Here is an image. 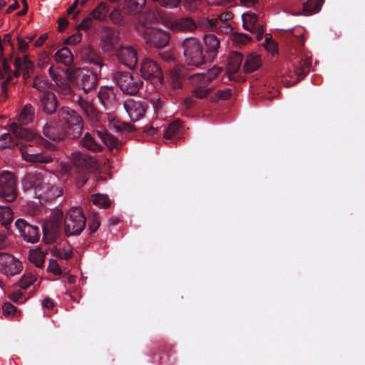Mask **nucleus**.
<instances>
[{
	"instance_id": "nucleus-64",
	"label": "nucleus",
	"mask_w": 365,
	"mask_h": 365,
	"mask_svg": "<svg viewBox=\"0 0 365 365\" xmlns=\"http://www.w3.org/2000/svg\"><path fill=\"white\" fill-rule=\"evenodd\" d=\"M10 299L15 303L22 302V299L24 298L23 293L20 291L14 292L10 294Z\"/></svg>"
},
{
	"instance_id": "nucleus-45",
	"label": "nucleus",
	"mask_w": 365,
	"mask_h": 365,
	"mask_svg": "<svg viewBox=\"0 0 365 365\" xmlns=\"http://www.w3.org/2000/svg\"><path fill=\"white\" fill-rule=\"evenodd\" d=\"M109 16L111 21L116 25L123 26L126 23L123 14L118 9L113 10Z\"/></svg>"
},
{
	"instance_id": "nucleus-62",
	"label": "nucleus",
	"mask_w": 365,
	"mask_h": 365,
	"mask_svg": "<svg viewBox=\"0 0 365 365\" xmlns=\"http://www.w3.org/2000/svg\"><path fill=\"white\" fill-rule=\"evenodd\" d=\"M88 180L86 172H78V176L77 177L76 185L78 187H83Z\"/></svg>"
},
{
	"instance_id": "nucleus-2",
	"label": "nucleus",
	"mask_w": 365,
	"mask_h": 365,
	"mask_svg": "<svg viewBox=\"0 0 365 365\" xmlns=\"http://www.w3.org/2000/svg\"><path fill=\"white\" fill-rule=\"evenodd\" d=\"M55 177L51 173H29L22 180L24 191L31 190L36 198L52 200L62 195V190L54 183Z\"/></svg>"
},
{
	"instance_id": "nucleus-43",
	"label": "nucleus",
	"mask_w": 365,
	"mask_h": 365,
	"mask_svg": "<svg viewBox=\"0 0 365 365\" xmlns=\"http://www.w3.org/2000/svg\"><path fill=\"white\" fill-rule=\"evenodd\" d=\"M14 145H19V143L14 142L10 133H4L0 136V150L11 147Z\"/></svg>"
},
{
	"instance_id": "nucleus-29",
	"label": "nucleus",
	"mask_w": 365,
	"mask_h": 365,
	"mask_svg": "<svg viewBox=\"0 0 365 365\" xmlns=\"http://www.w3.org/2000/svg\"><path fill=\"white\" fill-rule=\"evenodd\" d=\"M96 133L99 138L101 139L102 142L111 150L113 149H118L122 145L118 138L106 131L97 130Z\"/></svg>"
},
{
	"instance_id": "nucleus-61",
	"label": "nucleus",
	"mask_w": 365,
	"mask_h": 365,
	"mask_svg": "<svg viewBox=\"0 0 365 365\" xmlns=\"http://www.w3.org/2000/svg\"><path fill=\"white\" fill-rule=\"evenodd\" d=\"M252 33L256 35V38L258 41H261L263 38L264 33L263 26L261 24L255 26V28Z\"/></svg>"
},
{
	"instance_id": "nucleus-4",
	"label": "nucleus",
	"mask_w": 365,
	"mask_h": 365,
	"mask_svg": "<svg viewBox=\"0 0 365 365\" xmlns=\"http://www.w3.org/2000/svg\"><path fill=\"white\" fill-rule=\"evenodd\" d=\"M98 69L90 71L86 68H78L68 75V81L78 89L87 93L94 89L98 84L97 72Z\"/></svg>"
},
{
	"instance_id": "nucleus-9",
	"label": "nucleus",
	"mask_w": 365,
	"mask_h": 365,
	"mask_svg": "<svg viewBox=\"0 0 365 365\" xmlns=\"http://www.w3.org/2000/svg\"><path fill=\"white\" fill-rule=\"evenodd\" d=\"M63 213L61 210L53 212L51 219L43 227V240L46 243L51 244L61 235L63 222Z\"/></svg>"
},
{
	"instance_id": "nucleus-17",
	"label": "nucleus",
	"mask_w": 365,
	"mask_h": 365,
	"mask_svg": "<svg viewBox=\"0 0 365 365\" xmlns=\"http://www.w3.org/2000/svg\"><path fill=\"white\" fill-rule=\"evenodd\" d=\"M71 160L78 173L91 171L96 168V162L93 158L79 151L71 153Z\"/></svg>"
},
{
	"instance_id": "nucleus-44",
	"label": "nucleus",
	"mask_w": 365,
	"mask_h": 365,
	"mask_svg": "<svg viewBox=\"0 0 365 365\" xmlns=\"http://www.w3.org/2000/svg\"><path fill=\"white\" fill-rule=\"evenodd\" d=\"M57 91L64 96H68L71 94L72 90L67 80L63 78L56 83Z\"/></svg>"
},
{
	"instance_id": "nucleus-48",
	"label": "nucleus",
	"mask_w": 365,
	"mask_h": 365,
	"mask_svg": "<svg viewBox=\"0 0 365 365\" xmlns=\"http://www.w3.org/2000/svg\"><path fill=\"white\" fill-rule=\"evenodd\" d=\"M233 41L239 45H246L250 42L252 38L247 34L242 33H235L232 35Z\"/></svg>"
},
{
	"instance_id": "nucleus-50",
	"label": "nucleus",
	"mask_w": 365,
	"mask_h": 365,
	"mask_svg": "<svg viewBox=\"0 0 365 365\" xmlns=\"http://www.w3.org/2000/svg\"><path fill=\"white\" fill-rule=\"evenodd\" d=\"M100 224L101 222L98 214H93L91 217H89L88 230L90 235H92L96 232L100 226Z\"/></svg>"
},
{
	"instance_id": "nucleus-7",
	"label": "nucleus",
	"mask_w": 365,
	"mask_h": 365,
	"mask_svg": "<svg viewBox=\"0 0 365 365\" xmlns=\"http://www.w3.org/2000/svg\"><path fill=\"white\" fill-rule=\"evenodd\" d=\"M113 81L124 94L135 96L143 86V81L128 71H117L113 74Z\"/></svg>"
},
{
	"instance_id": "nucleus-38",
	"label": "nucleus",
	"mask_w": 365,
	"mask_h": 365,
	"mask_svg": "<svg viewBox=\"0 0 365 365\" xmlns=\"http://www.w3.org/2000/svg\"><path fill=\"white\" fill-rule=\"evenodd\" d=\"M180 128V125L178 121H174L170 123L168 127H165L163 129L164 138L168 140L173 139L178 135Z\"/></svg>"
},
{
	"instance_id": "nucleus-59",
	"label": "nucleus",
	"mask_w": 365,
	"mask_h": 365,
	"mask_svg": "<svg viewBox=\"0 0 365 365\" xmlns=\"http://www.w3.org/2000/svg\"><path fill=\"white\" fill-rule=\"evenodd\" d=\"M73 255V252L71 250H58L56 253V256L59 258L64 259H71Z\"/></svg>"
},
{
	"instance_id": "nucleus-14",
	"label": "nucleus",
	"mask_w": 365,
	"mask_h": 365,
	"mask_svg": "<svg viewBox=\"0 0 365 365\" xmlns=\"http://www.w3.org/2000/svg\"><path fill=\"white\" fill-rule=\"evenodd\" d=\"M120 33L110 27L103 26L100 31L101 48L104 52H111L118 43Z\"/></svg>"
},
{
	"instance_id": "nucleus-53",
	"label": "nucleus",
	"mask_w": 365,
	"mask_h": 365,
	"mask_svg": "<svg viewBox=\"0 0 365 365\" xmlns=\"http://www.w3.org/2000/svg\"><path fill=\"white\" fill-rule=\"evenodd\" d=\"M46 86L47 82L43 77L36 76L32 86L36 90L43 92L46 88Z\"/></svg>"
},
{
	"instance_id": "nucleus-20",
	"label": "nucleus",
	"mask_w": 365,
	"mask_h": 365,
	"mask_svg": "<svg viewBox=\"0 0 365 365\" xmlns=\"http://www.w3.org/2000/svg\"><path fill=\"white\" fill-rule=\"evenodd\" d=\"M205 61H212L217 56L220 46V39L214 34L204 36Z\"/></svg>"
},
{
	"instance_id": "nucleus-13",
	"label": "nucleus",
	"mask_w": 365,
	"mask_h": 365,
	"mask_svg": "<svg viewBox=\"0 0 365 365\" xmlns=\"http://www.w3.org/2000/svg\"><path fill=\"white\" fill-rule=\"evenodd\" d=\"M15 226L26 242L34 244L38 241L41 234L38 226L29 224L24 219H18Z\"/></svg>"
},
{
	"instance_id": "nucleus-18",
	"label": "nucleus",
	"mask_w": 365,
	"mask_h": 365,
	"mask_svg": "<svg viewBox=\"0 0 365 365\" xmlns=\"http://www.w3.org/2000/svg\"><path fill=\"white\" fill-rule=\"evenodd\" d=\"M38 98V108L44 113L52 115L57 110L58 102L53 92L49 91H43L39 94Z\"/></svg>"
},
{
	"instance_id": "nucleus-36",
	"label": "nucleus",
	"mask_w": 365,
	"mask_h": 365,
	"mask_svg": "<svg viewBox=\"0 0 365 365\" xmlns=\"http://www.w3.org/2000/svg\"><path fill=\"white\" fill-rule=\"evenodd\" d=\"M324 0H308L303 4V11L305 15H312L321 10Z\"/></svg>"
},
{
	"instance_id": "nucleus-63",
	"label": "nucleus",
	"mask_w": 365,
	"mask_h": 365,
	"mask_svg": "<svg viewBox=\"0 0 365 365\" xmlns=\"http://www.w3.org/2000/svg\"><path fill=\"white\" fill-rule=\"evenodd\" d=\"M13 80V76H9L6 78L5 81H4L1 86V94L6 98L7 96V91H8V85L11 83V81Z\"/></svg>"
},
{
	"instance_id": "nucleus-24",
	"label": "nucleus",
	"mask_w": 365,
	"mask_h": 365,
	"mask_svg": "<svg viewBox=\"0 0 365 365\" xmlns=\"http://www.w3.org/2000/svg\"><path fill=\"white\" fill-rule=\"evenodd\" d=\"M189 69L185 67L174 68L170 71L172 88L175 90L181 89L183 86V81L188 80Z\"/></svg>"
},
{
	"instance_id": "nucleus-23",
	"label": "nucleus",
	"mask_w": 365,
	"mask_h": 365,
	"mask_svg": "<svg viewBox=\"0 0 365 365\" xmlns=\"http://www.w3.org/2000/svg\"><path fill=\"white\" fill-rule=\"evenodd\" d=\"M78 105L91 123H96L101 121L103 113L98 111L91 103L80 98Z\"/></svg>"
},
{
	"instance_id": "nucleus-1",
	"label": "nucleus",
	"mask_w": 365,
	"mask_h": 365,
	"mask_svg": "<svg viewBox=\"0 0 365 365\" xmlns=\"http://www.w3.org/2000/svg\"><path fill=\"white\" fill-rule=\"evenodd\" d=\"M57 120L47 123L43 128V134L53 140H61L65 136L78 138L83 128L81 115L68 107H62L57 111Z\"/></svg>"
},
{
	"instance_id": "nucleus-42",
	"label": "nucleus",
	"mask_w": 365,
	"mask_h": 365,
	"mask_svg": "<svg viewBox=\"0 0 365 365\" xmlns=\"http://www.w3.org/2000/svg\"><path fill=\"white\" fill-rule=\"evenodd\" d=\"M37 280V278L31 273L24 274L20 281L19 286L24 289H27L31 284H33L34 282Z\"/></svg>"
},
{
	"instance_id": "nucleus-57",
	"label": "nucleus",
	"mask_w": 365,
	"mask_h": 365,
	"mask_svg": "<svg viewBox=\"0 0 365 365\" xmlns=\"http://www.w3.org/2000/svg\"><path fill=\"white\" fill-rule=\"evenodd\" d=\"M232 95V90L230 88H225L224 90H218L216 93V96L217 98L222 99V100H227Z\"/></svg>"
},
{
	"instance_id": "nucleus-51",
	"label": "nucleus",
	"mask_w": 365,
	"mask_h": 365,
	"mask_svg": "<svg viewBox=\"0 0 365 365\" xmlns=\"http://www.w3.org/2000/svg\"><path fill=\"white\" fill-rule=\"evenodd\" d=\"M244 24L259 25L257 16L253 13H246L242 16Z\"/></svg>"
},
{
	"instance_id": "nucleus-10",
	"label": "nucleus",
	"mask_w": 365,
	"mask_h": 365,
	"mask_svg": "<svg viewBox=\"0 0 365 365\" xmlns=\"http://www.w3.org/2000/svg\"><path fill=\"white\" fill-rule=\"evenodd\" d=\"M0 197L8 202H12L16 199V178L9 171L4 170L0 173Z\"/></svg>"
},
{
	"instance_id": "nucleus-34",
	"label": "nucleus",
	"mask_w": 365,
	"mask_h": 365,
	"mask_svg": "<svg viewBox=\"0 0 365 365\" xmlns=\"http://www.w3.org/2000/svg\"><path fill=\"white\" fill-rule=\"evenodd\" d=\"M80 143L83 148L93 152H98L102 150V146L88 133H86L80 140Z\"/></svg>"
},
{
	"instance_id": "nucleus-32",
	"label": "nucleus",
	"mask_w": 365,
	"mask_h": 365,
	"mask_svg": "<svg viewBox=\"0 0 365 365\" xmlns=\"http://www.w3.org/2000/svg\"><path fill=\"white\" fill-rule=\"evenodd\" d=\"M54 58L58 63H63L66 66L71 65L73 60V54L67 47L59 49L55 53Z\"/></svg>"
},
{
	"instance_id": "nucleus-16",
	"label": "nucleus",
	"mask_w": 365,
	"mask_h": 365,
	"mask_svg": "<svg viewBox=\"0 0 365 365\" xmlns=\"http://www.w3.org/2000/svg\"><path fill=\"white\" fill-rule=\"evenodd\" d=\"M118 61L130 69H134L138 63L137 51L131 46H121L115 51Z\"/></svg>"
},
{
	"instance_id": "nucleus-37",
	"label": "nucleus",
	"mask_w": 365,
	"mask_h": 365,
	"mask_svg": "<svg viewBox=\"0 0 365 365\" xmlns=\"http://www.w3.org/2000/svg\"><path fill=\"white\" fill-rule=\"evenodd\" d=\"M14 213L9 206H0V222L6 228L11 225Z\"/></svg>"
},
{
	"instance_id": "nucleus-55",
	"label": "nucleus",
	"mask_w": 365,
	"mask_h": 365,
	"mask_svg": "<svg viewBox=\"0 0 365 365\" xmlns=\"http://www.w3.org/2000/svg\"><path fill=\"white\" fill-rule=\"evenodd\" d=\"M2 309L4 314L6 317H14L17 311L16 307L9 302L4 303Z\"/></svg>"
},
{
	"instance_id": "nucleus-54",
	"label": "nucleus",
	"mask_w": 365,
	"mask_h": 365,
	"mask_svg": "<svg viewBox=\"0 0 365 365\" xmlns=\"http://www.w3.org/2000/svg\"><path fill=\"white\" fill-rule=\"evenodd\" d=\"M93 19L91 16L85 18L78 26V29L88 31L89 29L95 26Z\"/></svg>"
},
{
	"instance_id": "nucleus-52",
	"label": "nucleus",
	"mask_w": 365,
	"mask_h": 365,
	"mask_svg": "<svg viewBox=\"0 0 365 365\" xmlns=\"http://www.w3.org/2000/svg\"><path fill=\"white\" fill-rule=\"evenodd\" d=\"M23 76L24 78H29L30 77V74L34 70V64L33 63L29 61L28 58L24 59V64H23Z\"/></svg>"
},
{
	"instance_id": "nucleus-25",
	"label": "nucleus",
	"mask_w": 365,
	"mask_h": 365,
	"mask_svg": "<svg viewBox=\"0 0 365 365\" xmlns=\"http://www.w3.org/2000/svg\"><path fill=\"white\" fill-rule=\"evenodd\" d=\"M197 24L190 17L179 18L171 22V29L174 31H193Z\"/></svg>"
},
{
	"instance_id": "nucleus-39",
	"label": "nucleus",
	"mask_w": 365,
	"mask_h": 365,
	"mask_svg": "<svg viewBox=\"0 0 365 365\" xmlns=\"http://www.w3.org/2000/svg\"><path fill=\"white\" fill-rule=\"evenodd\" d=\"M93 203L99 207L108 208L110 205V200L106 195L97 193L92 195Z\"/></svg>"
},
{
	"instance_id": "nucleus-30",
	"label": "nucleus",
	"mask_w": 365,
	"mask_h": 365,
	"mask_svg": "<svg viewBox=\"0 0 365 365\" xmlns=\"http://www.w3.org/2000/svg\"><path fill=\"white\" fill-rule=\"evenodd\" d=\"M311 62L307 58H301L294 63V73L298 81H301L309 72Z\"/></svg>"
},
{
	"instance_id": "nucleus-3",
	"label": "nucleus",
	"mask_w": 365,
	"mask_h": 365,
	"mask_svg": "<svg viewBox=\"0 0 365 365\" xmlns=\"http://www.w3.org/2000/svg\"><path fill=\"white\" fill-rule=\"evenodd\" d=\"M222 71V68L216 66L202 73H192L189 71L188 81L192 88L191 91L192 96L197 99L207 98L212 92V88H207V86Z\"/></svg>"
},
{
	"instance_id": "nucleus-11",
	"label": "nucleus",
	"mask_w": 365,
	"mask_h": 365,
	"mask_svg": "<svg viewBox=\"0 0 365 365\" xmlns=\"http://www.w3.org/2000/svg\"><path fill=\"white\" fill-rule=\"evenodd\" d=\"M140 73L144 79L150 81L152 83L163 84V71L160 66L153 60L144 59L140 65Z\"/></svg>"
},
{
	"instance_id": "nucleus-58",
	"label": "nucleus",
	"mask_w": 365,
	"mask_h": 365,
	"mask_svg": "<svg viewBox=\"0 0 365 365\" xmlns=\"http://www.w3.org/2000/svg\"><path fill=\"white\" fill-rule=\"evenodd\" d=\"M11 68L7 62V60L6 58H4L2 60V70L0 71V78H4V74L11 76Z\"/></svg>"
},
{
	"instance_id": "nucleus-28",
	"label": "nucleus",
	"mask_w": 365,
	"mask_h": 365,
	"mask_svg": "<svg viewBox=\"0 0 365 365\" xmlns=\"http://www.w3.org/2000/svg\"><path fill=\"white\" fill-rule=\"evenodd\" d=\"M262 66L261 57L254 53L249 54L245 60L243 70L245 73H252Z\"/></svg>"
},
{
	"instance_id": "nucleus-56",
	"label": "nucleus",
	"mask_w": 365,
	"mask_h": 365,
	"mask_svg": "<svg viewBox=\"0 0 365 365\" xmlns=\"http://www.w3.org/2000/svg\"><path fill=\"white\" fill-rule=\"evenodd\" d=\"M48 271L51 272L55 275L61 274V269L56 260L51 259L48 267Z\"/></svg>"
},
{
	"instance_id": "nucleus-49",
	"label": "nucleus",
	"mask_w": 365,
	"mask_h": 365,
	"mask_svg": "<svg viewBox=\"0 0 365 365\" xmlns=\"http://www.w3.org/2000/svg\"><path fill=\"white\" fill-rule=\"evenodd\" d=\"M163 8L173 9L181 4V0H153Z\"/></svg>"
},
{
	"instance_id": "nucleus-60",
	"label": "nucleus",
	"mask_w": 365,
	"mask_h": 365,
	"mask_svg": "<svg viewBox=\"0 0 365 365\" xmlns=\"http://www.w3.org/2000/svg\"><path fill=\"white\" fill-rule=\"evenodd\" d=\"M82 39V34L81 33H76V34H73L71 36H69L66 41V43L67 44H76L79 43Z\"/></svg>"
},
{
	"instance_id": "nucleus-35",
	"label": "nucleus",
	"mask_w": 365,
	"mask_h": 365,
	"mask_svg": "<svg viewBox=\"0 0 365 365\" xmlns=\"http://www.w3.org/2000/svg\"><path fill=\"white\" fill-rule=\"evenodd\" d=\"M34 114V107L31 104L27 103L21 111L19 120L22 124L27 125L33 120Z\"/></svg>"
},
{
	"instance_id": "nucleus-15",
	"label": "nucleus",
	"mask_w": 365,
	"mask_h": 365,
	"mask_svg": "<svg viewBox=\"0 0 365 365\" xmlns=\"http://www.w3.org/2000/svg\"><path fill=\"white\" fill-rule=\"evenodd\" d=\"M123 107L130 119L133 121H137L145 115L148 108V104L145 101H135L129 98L124 101Z\"/></svg>"
},
{
	"instance_id": "nucleus-21",
	"label": "nucleus",
	"mask_w": 365,
	"mask_h": 365,
	"mask_svg": "<svg viewBox=\"0 0 365 365\" xmlns=\"http://www.w3.org/2000/svg\"><path fill=\"white\" fill-rule=\"evenodd\" d=\"M79 56L82 61L95 66L98 72H101V68L104 66L101 56L90 46L82 47L79 51Z\"/></svg>"
},
{
	"instance_id": "nucleus-8",
	"label": "nucleus",
	"mask_w": 365,
	"mask_h": 365,
	"mask_svg": "<svg viewBox=\"0 0 365 365\" xmlns=\"http://www.w3.org/2000/svg\"><path fill=\"white\" fill-rule=\"evenodd\" d=\"M141 34L146 44L157 49L163 48L169 44L170 33L157 27H144Z\"/></svg>"
},
{
	"instance_id": "nucleus-26",
	"label": "nucleus",
	"mask_w": 365,
	"mask_h": 365,
	"mask_svg": "<svg viewBox=\"0 0 365 365\" xmlns=\"http://www.w3.org/2000/svg\"><path fill=\"white\" fill-rule=\"evenodd\" d=\"M146 0H124L122 11L128 15H135L143 11Z\"/></svg>"
},
{
	"instance_id": "nucleus-41",
	"label": "nucleus",
	"mask_w": 365,
	"mask_h": 365,
	"mask_svg": "<svg viewBox=\"0 0 365 365\" xmlns=\"http://www.w3.org/2000/svg\"><path fill=\"white\" fill-rule=\"evenodd\" d=\"M29 259L36 267H42L45 262V255L41 252L34 251L30 254Z\"/></svg>"
},
{
	"instance_id": "nucleus-31",
	"label": "nucleus",
	"mask_w": 365,
	"mask_h": 365,
	"mask_svg": "<svg viewBox=\"0 0 365 365\" xmlns=\"http://www.w3.org/2000/svg\"><path fill=\"white\" fill-rule=\"evenodd\" d=\"M243 56L238 52H233L231 53L228 60L227 72L229 74L236 73L242 64Z\"/></svg>"
},
{
	"instance_id": "nucleus-5",
	"label": "nucleus",
	"mask_w": 365,
	"mask_h": 365,
	"mask_svg": "<svg viewBox=\"0 0 365 365\" xmlns=\"http://www.w3.org/2000/svg\"><path fill=\"white\" fill-rule=\"evenodd\" d=\"M183 55L188 66L200 67L205 63V56L200 41L194 37L185 38L181 43Z\"/></svg>"
},
{
	"instance_id": "nucleus-40",
	"label": "nucleus",
	"mask_w": 365,
	"mask_h": 365,
	"mask_svg": "<svg viewBox=\"0 0 365 365\" xmlns=\"http://www.w3.org/2000/svg\"><path fill=\"white\" fill-rule=\"evenodd\" d=\"M195 98H196L191 95L184 99L182 107L187 111H195L199 108V103Z\"/></svg>"
},
{
	"instance_id": "nucleus-27",
	"label": "nucleus",
	"mask_w": 365,
	"mask_h": 365,
	"mask_svg": "<svg viewBox=\"0 0 365 365\" xmlns=\"http://www.w3.org/2000/svg\"><path fill=\"white\" fill-rule=\"evenodd\" d=\"M98 97L101 104L106 108H108L109 106H112L115 100V95L113 88L112 87L108 86L100 88Z\"/></svg>"
},
{
	"instance_id": "nucleus-47",
	"label": "nucleus",
	"mask_w": 365,
	"mask_h": 365,
	"mask_svg": "<svg viewBox=\"0 0 365 365\" xmlns=\"http://www.w3.org/2000/svg\"><path fill=\"white\" fill-rule=\"evenodd\" d=\"M202 0H184L182 2L185 10L190 12H194L198 10Z\"/></svg>"
},
{
	"instance_id": "nucleus-12",
	"label": "nucleus",
	"mask_w": 365,
	"mask_h": 365,
	"mask_svg": "<svg viewBox=\"0 0 365 365\" xmlns=\"http://www.w3.org/2000/svg\"><path fill=\"white\" fill-rule=\"evenodd\" d=\"M23 269L22 263L11 255L0 253L1 272L8 277L19 274Z\"/></svg>"
},
{
	"instance_id": "nucleus-46",
	"label": "nucleus",
	"mask_w": 365,
	"mask_h": 365,
	"mask_svg": "<svg viewBox=\"0 0 365 365\" xmlns=\"http://www.w3.org/2000/svg\"><path fill=\"white\" fill-rule=\"evenodd\" d=\"M10 130L13 134L19 138H24L27 136L28 131L26 128L19 126L17 123H13L10 125Z\"/></svg>"
},
{
	"instance_id": "nucleus-33",
	"label": "nucleus",
	"mask_w": 365,
	"mask_h": 365,
	"mask_svg": "<svg viewBox=\"0 0 365 365\" xmlns=\"http://www.w3.org/2000/svg\"><path fill=\"white\" fill-rule=\"evenodd\" d=\"M109 7L105 2H101L91 11L90 16L97 21H104L108 14Z\"/></svg>"
},
{
	"instance_id": "nucleus-6",
	"label": "nucleus",
	"mask_w": 365,
	"mask_h": 365,
	"mask_svg": "<svg viewBox=\"0 0 365 365\" xmlns=\"http://www.w3.org/2000/svg\"><path fill=\"white\" fill-rule=\"evenodd\" d=\"M63 220L64 231L67 237L78 236L86 227V217L80 207L70 209Z\"/></svg>"
},
{
	"instance_id": "nucleus-22",
	"label": "nucleus",
	"mask_w": 365,
	"mask_h": 365,
	"mask_svg": "<svg viewBox=\"0 0 365 365\" xmlns=\"http://www.w3.org/2000/svg\"><path fill=\"white\" fill-rule=\"evenodd\" d=\"M54 159L55 154L48 150H43L36 153H28L26 152L24 154V160L36 165L51 163Z\"/></svg>"
},
{
	"instance_id": "nucleus-19",
	"label": "nucleus",
	"mask_w": 365,
	"mask_h": 365,
	"mask_svg": "<svg viewBox=\"0 0 365 365\" xmlns=\"http://www.w3.org/2000/svg\"><path fill=\"white\" fill-rule=\"evenodd\" d=\"M199 26L203 29L216 31L219 34H229L232 31V26L228 21H217L208 18L199 21Z\"/></svg>"
}]
</instances>
